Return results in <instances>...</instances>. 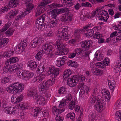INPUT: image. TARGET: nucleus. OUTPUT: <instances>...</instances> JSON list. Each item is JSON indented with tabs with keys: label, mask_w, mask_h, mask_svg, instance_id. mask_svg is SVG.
I'll use <instances>...</instances> for the list:
<instances>
[{
	"label": "nucleus",
	"mask_w": 121,
	"mask_h": 121,
	"mask_svg": "<svg viewBox=\"0 0 121 121\" xmlns=\"http://www.w3.org/2000/svg\"><path fill=\"white\" fill-rule=\"evenodd\" d=\"M49 74H51V77L52 78V81L51 79H49L47 81H44L41 83L39 86L40 91H44L48 89L49 86H51L54 83L55 81L54 78H56L59 73L58 69L54 67L50 68L48 71Z\"/></svg>",
	"instance_id": "f257e3e1"
},
{
	"label": "nucleus",
	"mask_w": 121,
	"mask_h": 121,
	"mask_svg": "<svg viewBox=\"0 0 121 121\" xmlns=\"http://www.w3.org/2000/svg\"><path fill=\"white\" fill-rule=\"evenodd\" d=\"M90 106L94 105L96 109L98 112L102 111L104 108L105 103L104 101L100 99L96 96H92L89 101Z\"/></svg>",
	"instance_id": "f03ea898"
},
{
	"label": "nucleus",
	"mask_w": 121,
	"mask_h": 121,
	"mask_svg": "<svg viewBox=\"0 0 121 121\" xmlns=\"http://www.w3.org/2000/svg\"><path fill=\"white\" fill-rule=\"evenodd\" d=\"M24 88V86L23 84L17 82L10 85L7 88V90L10 93L16 94L22 92Z\"/></svg>",
	"instance_id": "7ed1b4c3"
},
{
	"label": "nucleus",
	"mask_w": 121,
	"mask_h": 121,
	"mask_svg": "<svg viewBox=\"0 0 121 121\" xmlns=\"http://www.w3.org/2000/svg\"><path fill=\"white\" fill-rule=\"evenodd\" d=\"M53 44L52 42L45 44L44 45L45 52L49 57L53 58L54 57V54L53 50Z\"/></svg>",
	"instance_id": "20e7f679"
},
{
	"label": "nucleus",
	"mask_w": 121,
	"mask_h": 121,
	"mask_svg": "<svg viewBox=\"0 0 121 121\" xmlns=\"http://www.w3.org/2000/svg\"><path fill=\"white\" fill-rule=\"evenodd\" d=\"M67 27L66 26H63L59 29L57 31V36L61 40H64L68 38L67 35Z\"/></svg>",
	"instance_id": "39448f33"
},
{
	"label": "nucleus",
	"mask_w": 121,
	"mask_h": 121,
	"mask_svg": "<svg viewBox=\"0 0 121 121\" xmlns=\"http://www.w3.org/2000/svg\"><path fill=\"white\" fill-rule=\"evenodd\" d=\"M44 39L42 38L38 37H36L32 40L30 44V47L33 48L36 47L38 45H40L43 43Z\"/></svg>",
	"instance_id": "423d86ee"
},
{
	"label": "nucleus",
	"mask_w": 121,
	"mask_h": 121,
	"mask_svg": "<svg viewBox=\"0 0 121 121\" xmlns=\"http://www.w3.org/2000/svg\"><path fill=\"white\" fill-rule=\"evenodd\" d=\"M99 19L100 20H103L106 22L109 17V15L106 11L105 10L101 11L99 13Z\"/></svg>",
	"instance_id": "0eeeda50"
},
{
	"label": "nucleus",
	"mask_w": 121,
	"mask_h": 121,
	"mask_svg": "<svg viewBox=\"0 0 121 121\" xmlns=\"http://www.w3.org/2000/svg\"><path fill=\"white\" fill-rule=\"evenodd\" d=\"M72 15L70 13H67L63 14L61 16V20L64 22L68 23L72 19Z\"/></svg>",
	"instance_id": "6e6552de"
},
{
	"label": "nucleus",
	"mask_w": 121,
	"mask_h": 121,
	"mask_svg": "<svg viewBox=\"0 0 121 121\" xmlns=\"http://www.w3.org/2000/svg\"><path fill=\"white\" fill-rule=\"evenodd\" d=\"M23 98V95L22 94L19 96L13 95L12 96L11 100L13 103L17 104L21 101Z\"/></svg>",
	"instance_id": "1a4fd4ad"
},
{
	"label": "nucleus",
	"mask_w": 121,
	"mask_h": 121,
	"mask_svg": "<svg viewBox=\"0 0 121 121\" xmlns=\"http://www.w3.org/2000/svg\"><path fill=\"white\" fill-rule=\"evenodd\" d=\"M34 100L37 102V104L39 105H43L45 102L44 97L39 95H37L35 97Z\"/></svg>",
	"instance_id": "9d476101"
},
{
	"label": "nucleus",
	"mask_w": 121,
	"mask_h": 121,
	"mask_svg": "<svg viewBox=\"0 0 121 121\" xmlns=\"http://www.w3.org/2000/svg\"><path fill=\"white\" fill-rule=\"evenodd\" d=\"M92 44V42L90 40L82 42L81 43L82 46L85 48L86 50H88Z\"/></svg>",
	"instance_id": "9b49d317"
},
{
	"label": "nucleus",
	"mask_w": 121,
	"mask_h": 121,
	"mask_svg": "<svg viewBox=\"0 0 121 121\" xmlns=\"http://www.w3.org/2000/svg\"><path fill=\"white\" fill-rule=\"evenodd\" d=\"M108 85H109V88L111 90H113L116 86L115 82L113 80H112L110 77H108Z\"/></svg>",
	"instance_id": "f8f14e48"
},
{
	"label": "nucleus",
	"mask_w": 121,
	"mask_h": 121,
	"mask_svg": "<svg viewBox=\"0 0 121 121\" xmlns=\"http://www.w3.org/2000/svg\"><path fill=\"white\" fill-rule=\"evenodd\" d=\"M45 77V74H41L39 76L35 78L32 80V81L34 82H40L44 79Z\"/></svg>",
	"instance_id": "ddd939ff"
},
{
	"label": "nucleus",
	"mask_w": 121,
	"mask_h": 121,
	"mask_svg": "<svg viewBox=\"0 0 121 121\" xmlns=\"http://www.w3.org/2000/svg\"><path fill=\"white\" fill-rule=\"evenodd\" d=\"M52 112L54 115H58L63 112L64 111V109H57L56 107H52Z\"/></svg>",
	"instance_id": "4468645a"
},
{
	"label": "nucleus",
	"mask_w": 121,
	"mask_h": 121,
	"mask_svg": "<svg viewBox=\"0 0 121 121\" xmlns=\"http://www.w3.org/2000/svg\"><path fill=\"white\" fill-rule=\"evenodd\" d=\"M95 58L97 61H100L103 59V56L102 52L98 50L95 53Z\"/></svg>",
	"instance_id": "2eb2a0df"
},
{
	"label": "nucleus",
	"mask_w": 121,
	"mask_h": 121,
	"mask_svg": "<svg viewBox=\"0 0 121 121\" xmlns=\"http://www.w3.org/2000/svg\"><path fill=\"white\" fill-rule=\"evenodd\" d=\"M69 52V50L68 48H64L61 51H58L56 53V54L58 55H66Z\"/></svg>",
	"instance_id": "dca6fc26"
},
{
	"label": "nucleus",
	"mask_w": 121,
	"mask_h": 121,
	"mask_svg": "<svg viewBox=\"0 0 121 121\" xmlns=\"http://www.w3.org/2000/svg\"><path fill=\"white\" fill-rule=\"evenodd\" d=\"M16 71V74L19 78L22 79L24 78L26 72L24 70L20 69Z\"/></svg>",
	"instance_id": "f3484780"
},
{
	"label": "nucleus",
	"mask_w": 121,
	"mask_h": 121,
	"mask_svg": "<svg viewBox=\"0 0 121 121\" xmlns=\"http://www.w3.org/2000/svg\"><path fill=\"white\" fill-rule=\"evenodd\" d=\"M19 60V59L17 57H12L9 59H8L5 62L9 64V63L10 64L14 63L18 61Z\"/></svg>",
	"instance_id": "a211bd4d"
},
{
	"label": "nucleus",
	"mask_w": 121,
	"mask_h": 121,
	"mask_svg": "<svg viewBox=\"0 0 121 121\" xmlns=\"http://www.w3.org/2000/svg\"><path fill=\"white\" fill-rule=\"evenodd\" d=\"M67 83L68 85L71 87L74 86L77 84L76 82L75 81V80H74L72 78L68 79Z\"/></svg>",
	"instance_id": "6ab92c4d"
},
{
	"label": "nucleus",
	"mask_w": 121,
	"mask_h": 121,
	"mask_svg": "<svg viewBox=\"0 0 121 121\" xmlns=\"http://www.w3.org/2000/svg\"><path fill=\"white\" fill-rule=\"evenodd\" d=\"M102 92L103 94L106 95V99H108V101H109L110 99V93L108 91L104 89L102 90Z\"/></svg>",
	"instance_id": "aec40b11"
},
{
	"label": "nucleus",
	"mask_w": 121,
	"mask_h": 121,
	"mask_svg": "<svg viewBox=\"0 0 121 121\" xmlns=\"http://www.w3.org/2000/svg\"><path fill=\"white\" fill-rule=\"evenodd\" d=\"M71 71L70 69H67L64 71L63 74V79L66 80L69 76L71 75Z\"/></svg>",
	"instance_id": "412c9836"
},
{
	"label": "nucleus",
	"mask_w": 121,
	"mask_h": 121,
	"mask_svg": "<svg viewBox=\"0 0 121 121\" xmlns=\"http://www.w3.org/2000/svg\"><path fill=\"white\" fill-rule=\"evenodd\" d=\"M29 96L31 97H33L34 100V97L37 95H38L37 94V90L35 88H33L32 90L29 91Z\"/></svg>",
	"instance_id": "4be33fe9"
},
{
	"label": "nucleus",
	"mask_w": 121,
	"mask_h": 121,
	"mask_svg": "<svg viewBox=\"0 0 121 121\" xmlns=\"http://www.w3.org/2000/svg\"><path fill=\"white\" fill-rule=\"evenodd\" d=\"M19 2L17 0H11L9 2V5L11 8H14L18 4Z\"/></svg>",
	"instance_id": "5701e85b"
},
{
	"label": "nucleus",
	"mask_w": 121,
	"mask_h": 121,
	"mask_svg": "<svg viewBox=\"0 0 121 121\" xmlns=\"http://www.w3.org/2000/svg\"><path fill=\"white\" fill-rule=\"evenodd\" d=\"M56 10V9H55L51 11L49 13V15L52 18V19H56L57 15L58 12Z\"/></svg>",
	"instance_id": "b1692460"
},
{
	"label": "nucleus",
	"mask_w": 121,
	"mask_h": 121,
	"mask_svg": "<svg viewBox=\"0 0 121 121\" xmlns=\"http://www.w3.org/2000/svg\"><path fill=\"white\" fill-rule=\"evenodd\" d=\"M57 22L58 21L57 19H52L51 22H49L48 25L49 27L53 28L56 26Z\"/></svg>",
	"instance_id": "393cba45"
},
{
	"label": "nucleus",
	"mask_w": 121,
	"mask_h": 121,
	"mask_svg": "<svg viewBox=\"0 0 121 121\" xmlns=\"http://www.w3.org/2000/svg\"><path fill=\"white\" fill-rule=\"evenodd\" d=\"M45 17H46L47 16L45 14L41 16L38 19L37 21V23L36 24H42L44 22V21L45 19Z\"/></svg>",
	"instance_id": "a878e982"
},
{
	"label": "nucleus",
	"mask_w": 121,
	"mask_h": 121,
	"mask_svg": "<svg viewBox=\"0 0 121 121\" xmlns=\"http://www.w3.org/2000/svg\"><path fill=\"white\" fill-rule=\"evenodd\" d=\"M82 29H77L74 32V35L77 39L79 38L80 36L81 33L83 31Z\"/></svg>",
	"instance_id": "bb28decb"
},
{
	"label": "nucleus",
	"mask_w": 121,
	"mask_h": 121,
	"mask_svg": "<svg viewBox=\"0 0 121 121\" xmlns=\"http://www.w3.org/2000/svg\"><path fill=\"white\" fill-rule=\"evenodd\" d=\"M65 100V99H63L62 100L60 101L59 106L60 109H64V111L65 109V107L66 103Z\"/></svg>",
	"instance_id": "cd10ccee"
},
{
	"label": "nucleus",
	"mask_w": 121,
	"mask_h": 121,
	"mask_svg": "<svg viewBox=\"0 0 121 121\" xmlns=\"http://www.w3.org/2000/svg\"><path fill=\"white\" fill-rule=\"evenodd\" d=\"M93 31L92 30L90 29L88 31L86 30L84 33L87 37H92L93 35Z\"/></svg>",
	"instance_id": "c85d7f7f"
},
{
	"label": "nucleus",
	"mask_w": 121,
	"mask_h": 121,
	"mask_svg": "<svg viewBox=\"0 0 121 121\" xmlns=\"http://www.w3.org/2000/svg\"><path fill=\"white\" fill-rule=\"evenodd\" d=\"M36 26L39 30H43L46 28V26L44 24H36Z\"/></svg>",
	"instance_id": "c756f323"
},
{
	"label": "nucleus",
	"mask_w": 121,
	"mask_h": 121,
	"mask_svg": "<svg viewBox=\"0 0 121 121\" xmlns=\"http://www.w3.org/2000/svg\"><path fill=\"white\" fill-rule=\"evenodd\" d=\"M14 109L15 108L14 107H10L9 108L6 107L4 109V110H6L7 112L11 114H12L15 113V110L13 109Z\"/></svg>",
	"instance_id": "7c9ffc66"
},
{
	"label": "nucleus",
	"mask_w": 121,
	"mask_h": 121,
	"mask_svg": "<svg viewBox=\"0 0 121 121\" xmlns=\"http://www.w3.org/2000/svg\"><path fill=\"white\" fill-rule=\"evenodd\" d=\"M43 52V50H40L39 51L35 56V57L37 60H40L42 58Z\"/></svg>",
	"instance_id": "2f4dec72"
},
{
	"label": "nucleus",
	"mask_w": 121,
	"mask_h": 121,
	"mask_svg": "<svg viewBox=\"0 0 121 121\" xmlns=\"http://www.w3.org/2000/svg\"><path fill=\"white\" fill-rule=\"evenodd\" d=\"M75 102V100H72L70 102L68 106L69 109L72 110L74 109L76 105Z\"/></svg>",
	"instance_id": "473e14b6"
},
{
	"label": "nucleus",
	"mask_w": 121,
	"mask_h": 121,
	"mask_svg": "<svg viewBox=\"0 0 121 121\" xmlns=\"http://www.w3.org/2000/svg\"><path fill=\"white\" fill-rule=\"evenodd\" d=\"M40 111L41 109L39 108H35L34 109L32 110L33 115L35 117L37 116L39 112Z\"/></svg>",
	"instance_id": "72a5a7b5"
},
{
	"label": "nucleus",
	"mask_w": 121,
	"mask_h": 121,
	"mask_svg": "<svg viewBox=\"0 0 121 121\" xmlns=\"http://www.w3.org/2000/svg\"><path fill=\"white\" fill-rule=\"evenodd\" d=\"M65 47L64 43H61L57 45V49L59 50L58 51H61L65 48Z\"/></svg>",
	"instance_id": "f704fd0d"
},
{
	"label": "nucleus",
	"mask_w": 121,
	"mask_h": 121,
	"mask_svg": "<svg viewBox=\"0 0 121 121\" xmlns=\"http://www.w3.org/2000/svg\"><path fill=\"white\" fill-rule=\"evenodd\" d=\"M45 69V67L43 65H40L38 66L37 71L39 73H42L43 72Z\"/></svg>",
	"instance_id": "c9c22d12"
},
{
	"label": "nucleus",
	"mask_w": 121,
	"mask_h": 121,
	"mask_svg": "<svg viewBox=\"0 0 121 121\" xmlns=\"http://www.w3.org/2000/svg\"><path fill=\"white\" fill-rule=\"evenodd\" d=\"M34 7V5L32 4L29 3L26 6V12H28V13L30 12V10H31Z\"/></svg>",
	"instance_id": "e433bc0d"
},
{
	"label": "nucleus",
	"mask_w": 121,
	"mask_h": 121,
	"mask_svg": "<svg viewBox=\"0 0 121 121\" xmlns=\"http://www.w3.org/2000/svg\"><path fill=\"white\" fill-rule=\"evenodd\" d=\"M26 72L24 78L26 79H28L32 77L34 75V74L32 73H27Z\"/></svg>",
	"instance_id": "4c0bfd02"
},
{
	"label": "nucleus",
	"mask_w": 121,
	"mask_h": 121,
	"mask_svg": "<svg viewBox=\"0 0 121 121\" xmlns=\"http://www.w3.org/2000/svg\"><path fill=\"white\" fill-rule=\"evenodd\" d=\"M10 66V65L6 62L4 66L3 69L4 72L6 73V72L9 71V68Z\"/></svg>",
	"instance_id": "58836bf2"
},
{
	"label": "nucleus",
	"mask_w": 121,
	"mask_h": 121,
	"mask_svg": "<svg viewBox=\"0 0 121 121\" xmlns=\"http://www.w3.org/2000/svg\"><path fill=\"white\" fill-rule=\"evenodd\" d=\"M96 66L98 68H100L101 69H103L105 67V65L103 64V62H99L95 64Z\"/></svg>",
	"instance_id": "ea45409f"
},
{
	"label": "nucleus",
	"mask_w": 121,
	"mask_h": 121,
	"mask_svg": "<svg viewBox=\"0 0 121 121\" xmlns=\"http://www.w3.org/2000/svg\"><path fill=\"white\" fill-rule=\"evenodd\" d=\"M14 30L12 29H9L5 32L7 36H9L13 34Z\"/></svg>",
	"instance_id": "a19ab883"
},
{
	"label": "nucleus",
	"mask_w": 121,
	"mask_h": 121,
	"mask_svg": "<svg viewBox=\"0 0 121 121\" xmlns=\"http://www.w3.org/2000/svg\"><path fill=\"white\" fill-rule=\"evenodd\" d=\"M29 66L31 69H33L37 67V64L36 62H33L30 63L29 64Z\"/></svg>",
	"instance_id": "79ce46f5"
},
{
	"label": "nucleus",
	"mask_w": 121,
	"mask_h": 121,
	"mask_svg": "<svg viewBox=\"0 0 121 121\" xmlns=\"http://www.w3.org/2000/svg\"><path fill=\"white\" fill-rule=\"evenodd\" d=\"M110 60L108 59V58H106L104 59L103 62V64L105 65L108 66L110 65Z\"/></svg>",
	"instance_id": "37998d69"
},
{
	"label": "nucleus",
	"mask_w": 121,
	"mask_h": 121,
	"mask_svg": "<svg viewBox=\"0 0 121 121\" xmlns=\"http://www.w3.org/2000/svg\"><path fill=\"white\" fill-rule=\"evenodd\" d=\"M75 117V114L74 113H70L68 114L67 115L66 117L68 118H70L71 120H73Z\"/></svg>",
	"instance_id": "c03bdc74"
},
{
	"label": "nucleus",
	"mask_w": 121,
	"mask_h": 121,
	"mask_svg": "<svg viewBox=\"0 0 121 121\" xmlns=\"http://www.w3.org/2000/svg\"><path fill=\"white\" fill-rule=\"evenodd\" d=\"M60 59L62 62H63L64 64H65V63L67 62L68 60V58L65 56L61 57H60Z\"/></svg>",
	"instance_id": "a18cd8bd"
},
{
	"label": "nucleus",
	"mask_w": 121,
	"mask_h": 121,
	"mask_svg": "<svg viewBox=\"0 0 121 121\" xmlns=\"http://www.w3.org/2000/svg\"><path fill=\"white\" fill-rule=\"evenodd\" d=\"M66 92V89L63 87H61L58 91V92L60 94H64Z\"/></svg>",
	"instance_id": "49530a36"
},
{
	"label": "nucleus",
	"mask_w": 121,
	"mask_h": 121,
	"mask_svg": "<svg viewBox=\"0 0 121 121\" xmlns=\"http://www.w3.org/2000/svg\"><path fill=\"white\" fill-rule=\"evenodd\" d=\"M63 117L62 116L57 115L56 117V121H63Z\"/></svg>",
	"instance_id": "de8ad7c7"
},
{
	"label": "nucleus",
	"mask_w": 121,
	"mask_h": 121,
	"mask_svg": "<svg viewBox=\"0 0 121 121\" xmlns=\"http://www.w3.org/2000/svg\"><path fill=\"white\" fill-rule=\"evenodd\" d=\"M82 90L85 93H87L88 91L89 88L87 86L84 85L82 87Z\"/></svg>",
	"instance_id": "09e8293b"
},
{
	"label": "nucleus",
	"mask_w": 121,
	"mask_h": 121,
	"mask_svg": "<svg viewBox=\"0 0 121 121\" xmlns=\"http://www.w3.org/2000/svg\"><path fill=\"white\" fill-rule=\"evenodd\" d=\"M95 113L92 112H91L89 115V117L91 119L90 120H93V119L95 118Z\"/></svg>",
	"instance_id": "8fccbe9b"
},
{
	"label": "nucleus",
	"mask_w": 121,
	"mask_h": 121,
	"mask_svg": "<svg viewBox=\"0 0 121 121\" xmlns=\"http://www.w3.org/2000/svg\"><path fill=\"white\" fill-rule=\"evenodd\" d=\"M9 27V25L8 24H5L3 27L1 32H4L7 30Z\"/></svg>",
	"instance_id": "3c124183"
},
{
	"label": "nucleus",
	"mask_w": 121,
	"mask_h": 121,
	"mask_svg": "<svg viewBox=\"0 0 121 121\" xmlns=\"http://www.w3.org/2000/svg\"><path fill=\"white\" fill-rule=\"evenodd\" d=\"M17 106L19 108H20L22 110H24L25 108L24 104L23 103H21L19 104H17Z\"/></svg>",
	"instance_id": "603ef678"
},
{
	"label": "nucleus",
	"mask_w": 121,
	"mask_h": 121,
	"mask_svg": "<svg viewBox=\"0 0 121 121\" xmlns=\"http://www.w3.org/2000/svg\"><path fill=\"white\" fill-rule=\"evenodd\" d=\"M15 67V66L12 65L11 66L10 65L9 67V72L13 71L14 72H16L17 71Z\"/></svg>",
	"instance_id": "864d4df0"
},
{
	"label": "nucleus",
	"mask_w": 121,
	"mask_h": 121,
	"mask_svg": "<svg viewBox=\"0 0 121 121\" xmlns=\"http://www.w3.org/2000/svg\"><path fill=\"white\" fill-rule=\"evenodd\" d=\"M35 12L36 13L35 16L36 17L40 15L42 13V10L39 8L36 9Z\"/></svg>",
	"instance_id": "5fc2aeb1"
},
{
	"label": "nucleus",
	"mask_w": 121,
	"mask_h": 121,
	"mask_svg": "<svg viewBox=\"0 0 121 121\" xmlns=\"http://www.w3.org/2000/svg\"><path fill=\"white\" fill-rule=\"evenodd\" d=\"M116 116L117 118L118 121H121V112H117L116 113Z\"/></svg>",
	"instance_id": "6e6d98bb"
},
{
	"label": "nucleus",
	"mask_w": 121,
	"mask_h": 121,
	"mask_svg": "<svg viewBox=\"0 0 121 121\" xmlns=\"http://www.w3.org/2000/svg\"><path fill=\"white\" fill-rule=\"evenodd\" d=\"M74 52L76 54H80L82 53V50L81 48H77L75 49L74 51Z\"/></svg>",
	"instance_id": "4d7b16f0"
},
{
	"label": "nucleus",
	"mask_w": 121,
	"mask_h": 121,
	"mask_svg": "<svg viewBox=\"0 0 121 121\" xmlns=\"http://www.w3.org/2000/svg\"><path fill=\"white\" fill-rule=\"evenodd\" d=\"M47 4H46L44 1L43 2H39L38 4L39 8H42L45 5Z\"/></svg>",
	"instance_id": "13d9d810"
},
{
	"label": "nucleus",
	"mask_w": 121,
	"mask_h": 121,
	"mask_svg": "<svg viewBox=\"0 0 121 121\" xmlns=\"http://www.w3.org/2000/svg\"><path fill=\"white\" fill-rule=\"evenodd\" d=\"M9 81V78L7 77H5L3 78L1 81V82L3 84H5L7 83Z\"/></svg>",
	"instance_id": "bf43d9fd"
},
{
	"label": "nucleus",
	"mask_w": 121,
	"mask_h": 121,
	"mask_svg": "<svg viewBox=\"0 0 121 121\" xmlns=\"http://www.w3.org/2000/svg\"><path fill=\"white\" fill-rule=\"evenodd\" d=\"M101 35L99 33H96L95 34L93 37L94 38L99 39L101 37Z\"/></svg>",
	"instance_id": "052dcab7"
},
{
	"label": "nucleus",
	"mask_w": 121,
	"mask_h": 121,
	"mask_svg": "<svg viewBox=\"0 0 121 121\" xmlns=\"http://www.w3.org/2000/svg\"><path fill=\"white\" fill-rule=\"evenodd\" d=\"M72 98L71 95L70 94H67L66 96V99H65L66 101H69L71 100Z\"/></svg>",
	"instance_id": "680f3d73"
},
{
	"label": "nucleus",
	"mask_w": 121,
	"mask_h": 121,
	"mask_svg": "<svg viewBox=\"0 0 121 121\" xmlns=\"http://www.w3.org/2000/svg\"><path fill=\"white\" fill-rule=\"evenodd\" d=\"M119 31V32H118V36L116 38V40L118 41L121 40V30H120Z\"/></svg>",
	"instance_id": "e2e57ef3"
},
{
	"label": "nucleus",
	"mask_w": 121,
	"mask_h": 121,
	"mask_svg": "<svg viewBox=\"0 0 121 121\" xmlns=\"http://www.w3.org/2000/svg\"><path fill=\"white\" fill-rule=\"evenodd\" d=\"M22 64H17V66H15V68L16 69V70L17 71H18V70H19L20 69L22 68Z\"/></svg>",
	"instance_id": "0e129e2a"
},
{
	"label": "nucleus",
	"mask_w": 121,
	"mask_h": 121,
	"mask_svg": "<svg viewBox=\"0 0 121 121\" xmlns=\"http://www.w3.org/2000/svg\"><path fill=\"white\" fill-rule=\"evenodd\" d=\"M64 65L63 62H62L61 60L60 61H59L58 60H57L56 65L57 66L60 67Z\"/></svg>",
	"instance_id": "69168bd1"
},
{
	"label": "nucleus",
	"mask_w": 121,
	"mask_h": 121,
	"mask_svg": "<svg viewBox=\"0 0 121 121\" xmlns=\"http://www.w3.org/2000/svg\"><path fill=\"white\" fill-rule=\"evenodd\" d=\"M18 20H16V18L15 20L13 22V25L15 27H17L19 26L18 22L17 21Z\"/></svg>",
	"instance_id": "338daca9"
},
{
	"label": "nucleus",
	"mask_w": 121,
	"mask_h": 121,
	"mask_svg": "<svg viewBox=\"0 0 121 121\" xmlns=\"http://www.w3.org/2000/svg\"><path fill=\"white\" fill-rule=\"evenodd\" d=\"M95 75H97L99 76L102 75L103 73V72L102 70L98 69H97Z\"/></svg>",
	"instance_id": "774afa93"
}]
</instances>
